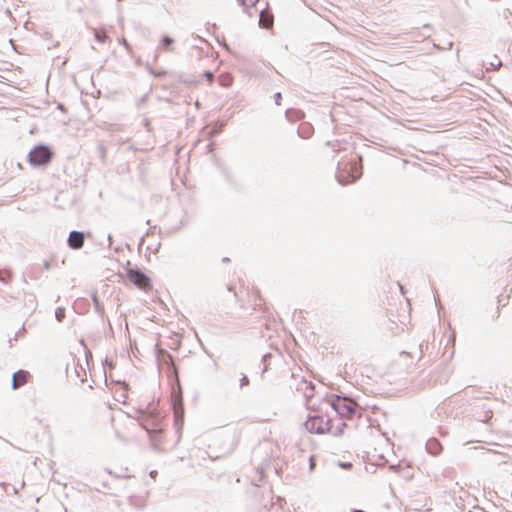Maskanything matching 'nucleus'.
Listing matches in <instances>:
<instances>
[{
  "instance_id": "aec40b11",
  "label": "nucleus",
  "mask_w": 512,
  "mask_h": 512,
  "mask_svg": "<svg viewBox=\"0 0 512 512\" xmlns=\"http://www.w3.org/2000/svg\"><path fill=\"white\" fill-rule=\"evenodd\" d=\"M55 318L58 322H62L65 318V308H63V307L56 308Z\"/></svg>"
},
{
  "instance_id": "c756f323",
  "label": "nucleus",
  "mask_w": 512,
  "mask_h": 512,
  "mask_svg": "<svg viewBox=\"0 0 512 512\" xmlns=\"http://www.w3.org/2000/svg\"><path fill=\"white\" fill-rule=\"evenodd\" d=\"M32 158H33V155H32V148L28 151L27 153V161L30 165H32Z\"/></svg>"
},
{
  "instance_id": "c03bdc74",
  "label": "nucleus",
  "mask_w": 512,
  "mask_h": 512,
  "mask_svg": "<svg viewBox=\"0 0 512 512\" xmlns=\"http://www.w3.org/2000/svg\"><path fill=\"white\" fill-rule=\"evenodd\" d=\"M75 372H76L77 376H79L80 370H78L77 368H75Z\"/></svg>"
},
{
  "instance_id": "603ef678",
  "label": "nucleus",
  "mask_w": 512,
  "mask_h": 512,
  "mask_svg": "<svg viewBox=\"0 0 512 512\" xmlns=\"http://www.w3.org/2000/svg\"><path fill=\"white\" fill-rule=\"evenodd\" d=\"M267 512V511H266Z\"/></svg>"
},
{
  "instance_id": "ea45409f",
  "label": "nucleus",
  "mask_w": 512,
  "mask_h": 512,
  "mask_svg": "<svg viewBox=\"0 0 512 512\" xmlns=\"http://www.w3.org/2000/svg\"><path fill=\"white\" fill-rule=\"evenodd\" d=\"M108 240H109V245H111V243H112V236L110 234L108 235Z\"/></svg>"
},
{
  "instance_id": "a18cd8bd",
  "label": "nucleus",
  "mask_w": 512,
  "mask_h": 512,
  "mask_svg": "<svg viewBox=\"0 0 512 512\" xmlns=\"http://www.w3.org/2000/svg\"><path fill=\"white\" fill-rule=\"evenodd\" d=\"M313 465H314V463H313L312 459H310V467L312 468Z\"/></svg>"
},
{
  "instance_id": "72a5a7b5",
  "label": "nucleus",
  "mask_w": 512,
  "mask_h": 512,
  "mask_svg": "<svg viewBox=\"0 0 512 512\" xmlns=\"http://www.w3.org/2000/svg\"><path fill=\"white\" fill-rule=\"evenodd\" d=\"M56 109H59L62 112H66V108L62 103H58Z\"/></svg>"
},
{
  "instance_id": "79ce46f5",
  "label": "nucleus",
  "mask_w": 512,
  "mask_h": 512,
  "mask_svg": "<svg viewBox=\"0 0 512 512\" xmlns=\"http://www.w3.org/2000/svg\"><path fill=\"white\" fill-rule=\"evenodd\" d=\"M155 474H157V472H156V471H151V472H150V476H152V477H153Z\"/></svg>"
},
{
  "instance_id": "8fccbe9b",
  "label": "nucleus",
  "mask_w": 512,
  "mask_h": 512,
  "mask_svg": "<svg viewBox=\"0 0 512 512\" xmlns=\"http://www.w3.org/2000/svg\"><path fill=\"white\" fill-rule=\"evenodd\" d=\"M40 108L34 105V110H39Z\"/></svg>"
},
{
  "instance_id": "7c9ffc66",
  "label": "nucleus",
  "mask_w": 512,
  "mask_h": 512,
  "mask_svg": "<svg viewBox=\"0 0 512 512\" xmlns=\"http://www.w3.org/2000/svg\"><path fill=\"white\" fill-rule=\"evenodd\" d=\"M119 42H120V43H121L125 48H127V49H129V48H130L129 43L127 42V40H126L125 38H121V39H119Z\"/></svg>"
},
{
  "instance_id": "c9c22d12",
  "label": "nucleus",
  "mask_w": 512,
  "mask_h": 512,
  "mask_svg": "<svg viewBox=\"0 0 512 512\" xmlns=\"http://www.w3.org/2000/svg\"><path fill=\"white\" fill-rule=\"evenodd\" d=\"M50 266H51L50 263L46 261L44 264L45 269H47V270L50 269Z\"/></svg>"
},
{
  "instance_id": "cd10ccee",
  "label": "nucleus",
  "mask_w": 512,
  "mask_h": 512,
  "mask_svg": "<svg viewBox=\"0 0 512 512\" xmlns=\"http://www.w3.org/2000/svg\"><path fill=\"white\" fill-rule=\"evenodd\" d=\"M203 76L209 81L213 80L214 78V74L211 71H204Z\"/></svg>"
},
{
  "instance_id": "bb28decb",
  "label": "nucleus",
  "mask_w": 512,
  "mask_h": 512,
  "mask_svg": "<svg viewBox=\"0 0 512 512\" xmlns=\"http://www.w3.org/2000/svg\"><path fill=\"white\" fill-rule=\"evenodd\" d=\"M249 385V379L246 375H243L240 380V387L248 386Z\"/></svg>"
},
{
  "instance_id": "f704fd0d",
  "label": "nucleus",
  "mask_w": 512,
  "mask_h": 512,
  "mask_svg": "<svg viewBox=\"0 0 512 512\" xmlns=\"http://www.w3.org/2000/svg\"><path fill=\"white\" fill-rule=\"evenodd\" d=\"M294 112L292 109H287L285 114H286V117H290V113Z\"/></svg>"
},
{
  "instance_id": "e433bc0d",
  "label": "nucleus",
  "mask_w": 512,
  "mask_h": 512,
  "mask_svg": "<svg viewBox=\"0 0 512 512\" xmlns=\"http://www.w3.org/2000/svg\"><path fill=\"white\" fill-rule=\"evenodd\" d=\"M61 122H62V124L66 125V124H68L69 119H63V120H61Z\"/></svg>"
},
{
  "instance_id": "412c9836",
  "label": "nucleus",
  "mask_w": 512,
  "mask_h": 512,
  "mask_svg": "<svg viewBox=\"0 0 512 512\" xmlns=\"http://www.w3.org/2000/svg\"><path fill=\"white\" fill-rule=\"evenodd\" d=\"M223 127H224V123L215 124L209 133L211 135L218 134L222 131Z\"/></svg>"
},
{
  "instance_id": "f03ea898",
  "label": "nucleus",
  "mask_w": 512,
  "mask_h": 512,
  "mask_svg": "<svg viewBox=\"0 0 512 512\" xmlns=\"http://www.w3.org/2000/svg\"><path fill=\"white\" fill-rule=\"evenodd\" d=\"M330 405L332 409L340 416V419L354 416L358 409L357 403L345 396H336Z\"/></svg>"
},
{
  "instance_id": "a878e982",
  "label": "nucleus",
  "mask_w": 512,
  "mask_h": 512,
  "mask_svg": "<svg viewBox=\"0 0 512 512\" xmlns=\"http://www.w3.org/2000/svg\"><path fill=\"white\" fill-rule=\"evenodd\" d=\"M273 98H274V101H275L276 105H278V106L281 105L282 95H281L280 92H276L274 94Z\"/></svg>"
},
{
  "instance_id": "58836bf2",
  "label": "nucleus",
  "mask_w": 512,
  "mask_h": 512,
  "mask_svg": "<svg viewBox=\"0 0 512 512\" xmlns=\"http://www.w3.org/2000/svg\"><path fill=\"white\" fill-rule=\"evenodd\" d=\"M96 39H97L98 41H103L102 36H99L98 34H96Z\"/></svg>"
},
{
  "instance_id": "49530a36",
  "label": "nucleus",
  "mask_w": 512,
  "mask_h": 512,
  "mask_svg": "<svg viewBox=\"0 0 512 512\" xmlns=\"http://www.w3.org/2000/svg\"><path fill=\"white\" fill-rule=\"evenodd\" d=\"M20 333H21V331H19V332H17V333L15 334V339H17V337H18V335H19Z\"/></svg>"
},
{
  "instance_id": "f3484780",
  "label": "nucleus",
  "mask_w": 512,
  "mask_h": 512,
  "mask_svg": "<svg viewBox=\"0 0 512 512\" xmlns=\"http://www.w3.org/2000/svg\"><path fill=\"white\" fill-rule=\"evenodd\" d=\"M92 301H93V304H94L95 311L98 314H100V315L103 314L104 313V306L101 303V301L99 300L97 294H93L92 295Z\"/></svg>"
},
{
  "instance_id": "f257e3e1",
  "label": "nucleus",
  "mask_w": 512,
  "mask_h": 512,
  "mask_svg": "<svg viewBox=\"0 0 512 512\" xmlns=\"http://www.w3.org/2000/svg\"><path fill=\"white\" fill-rule=\"evenodd\" d=\"M162 420V415L160 412L156 410L149 409L145 412V417H143L141 426L147 431L150 435V440L154 449H157V443L160 439V434L162 432L161 429H157L160 422Z\"/></svg>"
},
{
  "instance_id": "1a4fd4ad",
  "label": "nucleus",
  "mask_w": 512,
  "mask_h": 512,
  "mask_svg": "<svg viewBox=\"0 0 512 512\" xmlns=\"http://www.w3.org/2000/svg\"><path fill=\"white\" fill-rule=\"evenodd\" d=\"M30 376L28 371L25 370H18L12 375V388L14 390L20 388L23 386Z\"/></svg>"
},
{
  "instance_id": "4be33fe9",
  "label": "nucleus",
  "mask_w": 512,
  "mask_h": 512,
  "mask_svg": "<svg viewBox=\"0 0 512 512\" xmlns=\"http://www.w3.org/2000/svg\"><path fill=\"white\" fill-rule=\"evenodd\" d=\"M181 81L188 84H195L199 82V80H197L194 76H188L186 78L181 77Z\"/></svg>"
},
{
  "instance_id": "3c124183",
  "label": "nucleus",
  "mask_w": 512,
  "mask_h": 512,
  "mask_svg": "<svg viewBox=\"0 0 512 512\" xmlns=\"http://www.w3.org/2000/svg\"><path fill=\"white\" fill-rule=\"evenodd\" d=\"M65 371L68 373V364L66 365Z\"/></svg>"
},
{
  "instance_id": "b1692460",
  "label": "nucleus",
  "mask_w": 512,
  "mask_h": 512,
  "mask_svg": "<svg viewBox=\"0 0 512 512\" xmlns=\"http://www.w3.org/2000/svg\"><path fill=\"white\" fill-rule=\"evenodd\" d=\"M10 279V274L8 272H1L0 271V281L7 283Z\"/></svg>"
},
{
  "instance_id": "de8ad7c7",
  "label": "nucleus",
  "mask_w": 512,
  "mask_h": 512,
  "mask_svg": "<svg viewBox=\"0 0 512 512\" xmlns=\"http://www.w3.org/2000/svg\"><path fill=\"white\" fill-rule=\"evenodd\" d=\"M90 354L89 351L86 352L85 357L88 359V355Z\"/></svg>"
},
{
  "instance_id": "09e8293b",
  "label": "nucleus",
  "mask_w": 512,
  "mask_h": 512,
  "mask_svg": "<svg viewBox=\"0 0 512 512\" xmlns=\"http://www.w3.org/2000/svg\"><path fill=\"white\" fill-rule=\"evenodd\" d=\"M451 48H452V42L449 43L448 49H451Z\"/></svg>"
},
{
  "instance_id": "423d86ee",
  "label": "nucleus",
  "mask_w": 512,
  "mask_h": 512,
  "mask_svg": "<svg viewBox=\"0 0 512 512\" xmlns=\"http://www.w3.org/2000/svg\"><path fill=\"white\" fill-rule=\"evenodd\" d=\"M85 233L83 231L72 230L67 238V245L72 250H79L84 246Z\"/></svg>"
},
{
  "instance_id": "a19ab883",
  "label": "nucleus",
  "mask_w": 512,
  "mask_h": 512,
  "mask_svg": "<svg viewBox=\"0 0 512 512\" xmlns=\"http://www.w3.org/2000/svg\"><path fill=\"white\" fill-rule=\"evenodd\" d=\"M350 465H351L350 463L341 464V466H343V467H347V466H350Z\"/></svg>"
},
{
  "instance_id": "9b49d317",
  "label": "nucleus",
  "mask_w": 512,
  "mask_h": 512,
  "mask_svg": "<svg viewBox=\"0 0 512 512\" xmlns=\"http://www.w3.org/2000/svg\"><path fill=\"white\" fill-rule=\"evenodd\" d=\"M299 137L308 139L313 134V128L309 124H301L297 130Z\"/></svg>"
},
{
  "instance_id": "c85d7f7f",
  "label": "nucleus",
  "mask_w": 512,
  "mask_h": 512,
  "mask_svg": "<svg viewBox=\"0 0 512 512\" xmlns=\"http://www.w3.org/2000/svg\"><path fill=\"white\" fill-rule=\"evenodd\" d=\"M327 145L330 146L335 152H338L340 150L339 148H336L338 145V141H335V142L328 141Z\"/></svg>"
},
{
  "instance_id": "5701e85b",
  "label": "nucleus",
  "mask_w": 512,
  "mask_h": 512,
  "mask_svg": "<svg viewBox=\"0 0 512 512\" xmlns=\"http://www.w3.org/2000/svg\"><path fill=\"white\" fill-rule=\"evenodd\" d=\"M494 59L497 61V63H495V62L489 63V67L486 68L487 70L495 69L496 67H499L501 65V61L498 59V57L496 55L494 56Z\"/></svg>"
},
{
  "instance_id": "6ab92c4d",
  "label": "nucleus",
  "mask_w": 512,
  "mask_h": 512,
  "mask_svg": "<svg viewBox=\"0 0 512 512\" xmlns=\"http://www.w3.org/2000/svg\"><path fill=\"white\" fill-rule=\"evenodd\" d=\"M174 416H175V423L177 425L183 423L184 412H183L182 408L181 409H175Z\"/></svg>"
},
{
  "instance_id": "2f4dec72",
  "label": "nucleus",
  "mask_w": 512,
  "mask_h": 512,
  "mask_svg": "<svg viewBox=\"0 0 512 512\" xmlns=\"http://www.w3.org/2000/svg\"><path fill=\"white\" fill-rule=\"evenodd\" d=\"M143 122H144V126H145V128L147 129V131H150V130H151V124H150V121H149L147 118H145V119L143 120Z\"/></svg>"
},
{
  "instance_id": "393cba45",
  "label": "nucleus",
  "mask_w": 512,
  "mask_h": 512,
  "mask_svg": "<svg viewBox=\"0 0 512 512\" xmlns=\"http://www.w3.org/2000/svg\"><path fill=\"white\" fill-rule=\"evenodd\" d=\"M271 357V354L267 353V354H264L262 356V363L264 364V368H263V372H265L267 370V362H268V359Z\"/></svg>"
},
{
  "instance_id": "2eb2a0df",
  "label": "nucleus",
  "mask_w": 512,
  "mask_h": 512,
  "mask_svg": "<svg viewBox=\"0 0 512 512\" xmlns=\"http://www.w3.org/2000/svg\"><path fill=\"white\" fill-rule=\"evenodd\" d=\"M259 25L264 28H268L271 25V16L264 10L260 12Z\"/></svg>"
},
{
  "instance_id": "9d476101",
  "label": "nucleus",
  "mask_w": 512,
  "mask_h": 512,
  "mask_svg": "<svg viewBox=\"0 0 512 512\" xmlns=\"http://www.w3.org/2000/svg\"><path fill=\"white\" fill-rule=\"evenodd\" d=\"M426 449L429 454L438 455L441 452L442 447H441L440 442L437 439L432 438L427 441Z\"/></svg>"
},
{
  "instance_id": "a211bd4d",
  "label": "nucleus",
  "mask_w": 512,
  "mask_h": 512,
  "mask_svg": "<svg viewBox=\"0 0 512 512\" xmlns=\"http://www.w3.org/2000/svg\"><path fill=\"white\" fill-rule=\"evenodd\" d=\"M239 4L241 6H243L245 8V11L249 14V16L251 17L252 14L250 12H248V9L254 7L257 3H258V0H238Z\"/></svg>"
},
{
  "instance_id": "dca6fc26",
  "label": "nucleus",
  "mask_w": 512,
  "mask_h": 512,
  "mask_svg": "<svg viewBox=\"0 0 512 512\" xmlns=\"http://www.w3.org/2000/svg\"><path fill=\"white\" fill-rule=\"evenodd\" d=\"M174 43L173 38L168 35H164L161 39V47L166 51H172V45Z\"/></svg>"
},
{
  "instance_id": "7ed1b4c3",
  "label": "nucleus",
  "mask_w": 512,
  "mask_h": 512,
  "mask_svg": "<svg viewBox=\"0 0 512 512\" xmlns=\"http://www.w3.org/2000/svg\"><path fill=\"white\" fill-rule=\"evenodd\" d=\"M331 418L319 414L309 415L304 422L305 429L310 433L324 434L329 432Z\"/></svg>"
},
{
  "instance_id": "4468645a",
  "label": "nucleus",
  "mask_w": 512,
  "mask_h": 512,
  "mask_svg": "<svg viewBox=\"0 0 512 512\" xmlns=\"http://www.w3.org/2000/svg\"><path fill=\"white\" fill-rule=\"evenodd\" d=\"M302 385L304 388H300L304 391V396L308 400L314 396V385L311 382L303 381Z\"/></svg>"
},
{
  "instance_id": "f8f14e48",
  "label": "nucleus",
  "mask_w": 512,
  "mask_h": 512,
  "mask_svg": "<svg viewBox=\"0 0 512 512\" xmlns=\"http://www.w3.org/2000/svg\"><path fill=\"white\" fill-rule=\"evenodd\" d=\"M157 360H158V362H163L168 365H172L173 357L167 351H165L163 349H158L157 350Z\"/></svg>"
},
{
  "instance_id": "ddd939ff",
  "label": "nucleus",
  "mask_w": 512,
  "mask_h": 512,
  "mask_svg": "<svg viewBox=\"0 0 512 512\" xmlns=\"http://www.w3.org/2000/svg\"><path fill=\"white\" fill-rule=\"evenodd\" d=\"M346 427H347V424L340 420L336 427H334L332 423L330 424L328 433H330L334 436H340L343 434L344 429Z\"/></svg>"
},
{
  "instance_id": "39448f33",
  "label": "nucleus",
  "mask_w": 512,
  "mask_h": 512,
  "mask_svg": "<svg viewBox=\"0 0 512 512\" xmlns=\"http://www.w3.org/2000/svg\"><path fill=\"white\" fill-rule=\"evenodd\" d=\"M126 275L136 287L147 290L151 288V279L138 267L127 268Z\"/></svg>"
},
{
  "instance_id": "473e14b6",
  "label": "nucleus",
  "mask_w": 512,
  "mask_h": 512,
  "mask_svg": "<svg viewBox=\"0 0 512 512\" xmlns=\"http://www.w3.org/2000/svg\"><path fill=\"white\" fill-rule=\"evenodd\" d=\"M98 151H99L101 157H104L105 148L102 144L98 146Z\"/></svg>"
},
{
  "instance_id": "0eeeda50",
  "label": "nucleus",
  "mask_w": 512,
  "mask_h": 512,
  "mask_svg": "<svg viewBox=\"0 0 512 512\" xmlns=\"http://www.w3.org/2000/svg\"><path fill=\"white\" fill-rule=\"evenodd\" d=\"M35 44L38 50H51L58 45V41L51 39L48 37V33H46L45 35H40Z\"/></svg>"
},
{
  "instance_id": "4c0bfd02",
  "label": "nucleus",
  "mask_w": 512,
  "mask_h": 512,
  "mask_svg": "<svg viewBox=\"0 0 512 512\" xmlns=\"http://www.w3.org/2000/svg\"><path fill=\"white\" fill-rule=\"evenodd\" d=\"M96 39H97L98 41H103L102 36H99L98 34H96Z\"/></svg>"
},
{
  "instance_id": "6e6552de",
  "label": "nucleus",
  "mask_w": 512,
  "mask_h": 512,
  "mask_svg": "<svg viewBox=\"0 0 512 512\" xmlns=\"http://www.w3.org/2000/svg\"><path fill=\"white\" fill-rule=\"evenodd\" d=\"M361 176V172L358 171L356 164L353 165V172L348 173L347 176H343L341 174L336 175V179L339 184L347 185L348 183H353L358 180Z\"/></svg>"
},
{
  "instance_id": "20e7f679",
  "label": "nucleus",
  "mask_w": 512,
  "mask_h": 512,
  "mask_svg": "<svg viewBox=\"0 0 512 512\" xmlns=\"http://www.w3.org/2000/svg\"><path fill=\"white\" fill-rule=\"evenodd\" d=\"M53 149L46 144L34 145V168L46 167L54 158Z\"/></svg>"
},
{
  "instance_id": "37998d69",
  "label": "nucleus",
  "mask_w": 512,
  "mask_h": 512,
  "mask_svg": "<svg viewBox=\"0 0 512 512\" xmlns=\"http://www.w3.org/2000/svg\"><path fill=\"white\" fill-rule=\"evenodd\" d=\"M222 261H223V262H227V261H229V258L224 257V258L222 259Z\"/></svg>"
}]
</instances>
